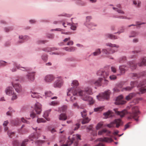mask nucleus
I'll list each match as a JSON object with an SVG mask.
<instances>
[{
  "label": "nucleus",
  "mask_w": 146,
  "mask_h": 146,
  "mask_svg": "<svg viewBox=\"0 0 146 146\" xmlns=\"http://www.w3.org/2000/svg\"><path fill=\"white\" fill-rule=\"evenodd\" d=\"M51 111V110L50 109L45 111L43 115V117L48 121H50V118L48 117H47L48 116V115Z\"/></svg>",
  "instance_id": "nucleus-23"
},
{
  "label": "nucleus",
  "mask_w": 146,
  "mask_h": 146,
  "mask_svg": "<svg viewBox=\"0 0 146 146\" xmlns=\"http://www.w3.org/2000/svg\"><path fill=\"white\" fill-rule=\"evenodd\" d=\"M123 96L122 95L118 96L116 99L115 102L116 105L123 104H125L126 102L123 100Z\"/></svg>",
  "instance_id": "nucleus-11"
},
{
  "label": "nucleus",
  "mask_w": 146,
  "mask_h": 146,
  "mask_svg": "<svg viewBox=\"0 0 146 146\" xmlns=\"http://www.w3.org/2000/svg\"><path fill=\"white\" fill-rule=\"evenodd\" d=\"M103 125V123L102 122H100L98 123L97 124L96 128L97 130L99 129H100L101 128Z\"/></svg>",
  "instance_id": "nucleus-34"
},
{
  "label": "nucleus",
  "mask_w": 146,
  "mask_h": 146,
  "mask_svg": "<svg viewBox=\"0 0 146 146\" xmlns=\"http://www.w3.org/2000/svg\"><path fill=\"white\" fill-rule=\"evenodd\" d=\"M102 80V78H100L96 81L91 80L90 81V83L91 85H94L96 86H100L101 85V81Z\"/></svg>",
  "instance_id": "nucleus-13"
},
{
  "label": "nucleus",
  "mask_w": 146,
  "mask_h": 146,
  "mask_svg": "<svg viewBox=\"0 0 146 146\" xmlns=\"http://www.w3.org/2000/svg\"><path fill=\"white\" fill-rule=\"evenodd\" d=\"M113 9L115 10V11H116L118 13H119L124 14L125 13L123 11L121 10V9H119V8L115 7H113Z\"/></svg>",
  "instance_id": "nucleus-32"
},
{
  "label": "nucleus",
  "mask_w": 146,
  "mask_h": 146,
  "mask_svg": "<svg viewBox=\"0 0 146 146\" xmlns=\"http://www.w3.org/2000/svg\"><path fill=\"white\" fill-rule=\"evenodd\" d=\"M110 94L109 90L106 92L105 93L100 94L98 96H97L98 100L100 101H103L105 99H108Z\"/></svg>",
  "instance_id": "nucleus-7"
},
{
  "label": "nucleus",
  "mask_w": 146,
  "mask_h": 146,
  "mask_svg": "<svg viewBox=\"0 0 146 146\" xmlns=\"http://www.w3.org/2000/svg\"><path fill=\"white\" fill-rule=\"evenodd\" d=\"M12 85L17 92L19 93L22 91V88L21 86L19 84L16 83L15 80H14L12 83Z\"/></svg>",
  "instance_id": "nucleus-9"
},
{
  "label": "nucleus",
  "mask_w": 146,
  "mask_h": 146,
  "mask_svg": "<svg viewBox=\"0 0 146 146\" xmlns=\"http://www.w3.org/2000/svg\"><path fill=\"white\" fill-rule=\"evenodd\" d=\"M34 75V72H33L32 73H29L27 76L29 79L31 81H33L34 80L35 78Z\"/></svg>",
  "instance_id": "nucleus-25"
},
{
  "label": "nucleus",
  "mask_w": 146,
  "mask_h": 146,
  "mask_svg": "<svg viewBox=\"0 0 146 146\" xmlns=\"http://www.w3.org/2000/svg\"><path fill=\"white\" fill-rule=\"evenodd\" d=\"M60 22L62 24L63 26L65 27H66L68 25L70 26L71 25V24L70 23L66 22L64 21H60Z\"/></svg>",
  "instance_id": "nucleus-33"
},
{
  "label": "nucleus",
  "mask_w": 146,
  "mask_h": 146,
  "mask_svg": "<svg viewBox=\"0 0 146 146\" xmlns=\"http://www.w3.org/2000/svg\"><path fill=\"white\" fill-rule=\"evenodd\" d=\"M58 104V102H57L53 101L51 102L50 104V105L54 106Z\"/></svg>",
  "instance_id": "nucleus-63"
},
{
  "label": "nucleus",
  "mask_w": 146,
  "mask_h": 146,
  "mask_svg": "<svg viewBox=\"0 0 146 146\" xmlns=\"http://www.w3.org/2000/svg\"><path fill=\"white\" fill-rule=\"evenodd\" d=\"M123 124V122L120 119H116L107 125V126L109 127H115L118 128Z\"/></svg>",
  "instance_id": "nucleus-6"
},
{
  "label": "nucleus",
  "mask_w": 146,
  "mask_h": 146,
  "mask_svg": "<svg viewBox=\"0 0 146 146\" xmlns=\"http://www.w3.org/2000/svg\"><path fill=\"white\" fill-rule=\"evenodd\" d=\"M15 66L18 69H20L23 71H27L29 70V69L27 67H23L21 66L20 65L18 64L17 63L15 64Z\"/></svg>",
  "instance_id": "nucleus-24"
},
{
  "label": "nucleus",
  "mask_w": 146,
  "mask_h": 146,
  "mask_svg": "<svg viewBox=\"0 0 146 146\" xmlns=\"http://www.w3.org/2000/svg\"><path fill=\"white\" fill-rule=\"evenodd\" d=\"M37 121L38 123H45L46 122V121L42 118H38L37 120Z\"/></svg>",
  "instance_id": "nucleus-37"
},
{
  "label": "nucleus",
  "mask_w": 146,
  "mask_h": 146,
  "mask_svg": "<svg viewBox=\"0 0 146 146\" xmlns=\"http://www.w3.org/2000/svg\"><path fill=\"white\" fill-rule=\"evenodd\" d=\"M81 113L83 118L86 117L87 114L86 110L84 109L83 110V111L81 112Z\"/></svg>",
  "instance_id": "nucleus-43"
},
{
  "label": "nucleus",
  "mask_w": 146,
  "mask_h": 146,
  "mask_svg": "<svg viewBox=\"0 0 146 146\" xmlns=\"http://www.w3.org/2000/svg\"><path fill=\"white\" fill-rule=\"evenodd\" d=\"M35 110L36 113L38 114H40L42 111L40 104L37 102L35 104Z\"/></svg>",
  "instance_id": "nucleus-14"
},
{
  "label": "nucleus",
  "mask_w": 146,
  "mask_h": 146,
  "mask_svg": "<svg viewBox=\"0 0 146 146\" xmlns=\"http://www.w3.org/2000/svg\"><path fill=\"white\" fill-rule=\"evenodd\" d=\"M75 137H76L77 139L81 140V136L80 135L76 134V135H71L68 137V140L66 143L63 145L62 146H70L73 143Z\"/></svg>",
  "instance_id": "nucleus-5"
},
{
  "label": "nucleus",
  "mask_w": 146,
  "mask_h": 146,
  "mask_svg": "<svg viewBox=\"0 0 146 146\" xmlns=\"http://www.w3.org/2000/svg\"><path fill=\"white\" fill-rule=\"evenodd\" d=\"M92 17L91 16H88L86 17V25L89 28H91L93 26H96V25L94 24L93 23H91L90 24H89L88 23L90 20L91 19Z\"/></svg>",
  "instance_id": "nucleus-15"
},
{
  "label": "nucleus",
  "mask_w": 146,
  "mask_h": 146,
  "mask_svg": "<svg viewBox=\"0 0 146 146\" xmlns=\"http://www.w3.org/2000/svg\"><path fill=\"white\" fill-rule=\"evenodd\" d=\"M134 96V94L133 93H130L127 96L125 99L127 101H129L131 100Z\"/></svg>",
  "instance_id": "nucleus-31"
},
{
  "label": "nucleus",
  "mask_w": 146,
  "mask_h": 146,
  "mask_svg": "<svg viewBox=\"0 0 146 146\" xmlns=\"http://www.w3.org/2000/svg\"><path fill=\"white\" fill-rule=\"evenodd\" d=\"M110 133V131H109L108 130L106 129H103L98 131V134L99 135H101L103 133H106L107 135H108Z\"/></svg>",
  "instance_id": "nucleus-22"
},
{
  "label": "nucleus",
  "mask_w": 146,
  "mask_h": 146,
  "mask_svg": "<svg viewBox=\"0 0 146 146\" xmlns=\"http://www.w3.org/2000/svg\"><path fill=\"white\" fill-rule=\"evenodd\" d=\"M9 122L8 121H6L4 122L3 125L4 127V130L5 131H7L8 129V127H6L8 123Z\"/></svg>",
  "instance_id": "nucleus-40"
},
{
  "label": "nucleus",
  "mask_w": 146,
  "mask_h": 146,
  "mask_svg": "<svg viewBox=\"0 0 146 146\" xmlns=\"http://www.w3.org/2000/svg\"><path fill=\"white\" fill-rule=\"evenodd\" d=\"M65 138L64 135H61L60 138L59 140L60 142L61 143H63L64 141Z\"/></svg>",
  "instance_id": "nucleus-55"
},
{
  "label": "nucleus",
  "mask_w": 146,
  "mask_h": 146,
  "mask_svg": "<svg viewBox=\"0 0 146 146\" xmlns=\"http://www.w3.org/2000/svg\"><path fill=\"white\" fill-rule=\"evenodd\" d=\"M145 75H146V71L141 72L139 75L136 73H133L132 74V76L133 77V79H135L139 78L140 76Z\"/></svg>",
  "instance_id": "nucleus-19"
},
{
  "label": "nucleus",
  "mask_w": 146,
  "mask_h": 146,
  "mask_svg": "<svg viewBox=\"0 0 146 146\" xmlns=\"http://www.w3.org/2000/svg\"><path fill=\"white\" fill-rule=\"evenodd\" d=\"M103 109V108L102 107H98L95 108L94 109V111H102Z\"/></svg>",
  "instance_id": "nucleus-54"
},
{
  "label": "nucleus",
  "mask_w": 146,
  "mask_h": 146,
  "mask_svg": "<svg viewBox=\"0 0 146 146\" xmlns=\"http://www.w3.org/2000/svg\"><path fill=\"white\" fill-rule=\"evenodd\" d=\"M54 77L52 75H48L45 76V80L47 82H51L54 79Z\"/></svg>",
  "instance_id": "nucleus-16"
},
{
  "label": "nucleus",
  "mask_w": 146,
  "mask_h": 146,
  "mask_svg": "<svg viewBox=\"0 0 146 146\" xmlns=\"http://www.w3.org/2000/svg\"><path fill=\"white\" fill-rule=\"evenodd\" d=\"M98 140L99 141L108 143H110L113 141V140L111 138L107 137H104L103 138H100L98 139Z\"/></svg>",
  "instance_id": "nucleus-17"
},
{
  "label": "nucleus",
  "mask_w": 146,
  "mask_h": 146,
  "mask_svg": "<svg viewBox=\"0 0 146 146\" xmlns=\"http://www.w3.org/2000/svg\"><path fill=\"white\" fill-rule=\"evenodd\" d=\"M102 52L104 54L106 55L110 54L109 51H108L106 49H104L102 50Z\"/></svg>",
  "instance_id": "nucleus-57"
},
{
  "label": "nucleus",
  "mask_w": 146,
  "mask_h": 146,
  "mask_svg": "<svg viewBox=\"0 0 146 146\" xmlns=\"http://www.w3.org/2000/svg\"><path fill=\"white\" fill-rule=\"evenodd\" d=\"M67 108L66 106H63L59 109V110L61 112H64L66 111Z\"/></svg>",
  "instance_id": "nucleus-47"
},
{
  "label": "nucleus",
  "mask_w": 146,
  "mask_h": 146,
  "mask_svg": "<svg viewBox=\"0 0 146 146\" xmlns=\"http://www.w3.org/2000/svg\"><path fill=\"white\" fill-rule=\"evenodd\" d=\"M131 35L129 36L130 38L134 37L137 35L138 34L135 31H132L131 33Z\"/></svg>",
  "instance_id": "nucleus-50"
},
{
  "label": "nucleus",
  "mask_w": 146,
  "mask_h": 146,
  "mask_svg": "<svg viewBox=\"0 0 146 146\" xmlns=\"http://www.w3.org/2000/svg\"><path fill=\"white\" fill-rule=\"evenodd\" d=\"M80 124L79 123H76V125H74L73 127L74 128V130H77L79 128L80 126Z\"/></svg>",
  "instance_id": "nucleus-51"
},
{
  "label": "nucleus",
  "mask_w": 146,
  "mask_h": 146,
  "mask_svg": "<svg viewBox=\"0 0 146 146\" xmlns=\"http://www.w3.org/2000/svg\"><path fill=\"white\" fill-rule=\"evenodd\" d=\"M111 71L113 72L114 73H115L116 72V68L114 66H112L111 67Z\"/></svg>",
  "instance_id": "nucleus-56"
},
{
  "label": "nucleus",
  "mask_w": 146,
  "mask_h": 146,
  "mask_svg": "<svg viewBox=\"0 0 146 146\" xmlns=\"http://www.w3.org/2000/svg\"><path fill=\"white\" fill-rule=\"evenodd\" d=\"M115 113L118 115H119L120 116L122 117L125 115L127 113V111L126 110H124L121 111H117L116 109L114 110Z\"/></svg>",
  "instance_id": "nucleus-20"
},
{
  "label": "nucleus",
  "mask_w": 146,
  "mask_h": 146,
  "mask_svg": "<svg viewBox=\"0 0 146 146\" xmlns=\"http://www.w3.org/2000/svg\"><path fill=\"white\" fill-rule=\"evenodd\" d=\"M139 91L141 94H143L146 92V86L144 87H141L139 89Z\"/></svg>",
  "instance_id": "nucleus-41"
},
{
  "label": "nucleus",
  "mask_w": 146,
  "mask_h": 146,
  "mask_svg": "<svg viewBox=\"0 0 146 146\" xmlns=\"http://www.w3.org/2000/svg\"><path fill=\"white\" fill-rule=\"evenodd\" d=\"M101 53L100 49L98 48L96 50L95 52L92 54V55L94 56H97L100 54Z\"/></svg>",
  "instance_id": "nucleus-28"
},
{
  "label": "nucleus",
  "mask_w": 146,
  "mask_h": 146,
  "mask_svg": "<svg viewBox=\"0 0 146 146\" xmlns=\"http://www.w3.org/2000/svg\"><path fill=\"white\" fill-rule=\"evenodd\" d=\"M119 70L120 74H118V75H123L124 74L125 71L128 70V68L126 66H119Z\"/></svg>",
  "instance_id": "nucleus-18"
},
{
  "label": "nucleus",
  "mask_w": 146,
  "mask_h": 146,
  "mask_svg": "<svg viewBox=\"0 0 146 146\" xmlns=\"http://www.w3.org/2000/svg\"><path fill=\"white\" fill-rule=\"evenodd\" d=\"M33 129L36 131V133L31 134L29 136L30 138H32L31 140L35 141L37 145H40L44 142V141L42 140H36V139L40 137V135L38 130L40 131V128L37 129V128L35 129L33 128Z\"/></svg>",
  "instance_id": "nucleus-2"
},
{
  "label": "nucleus",
  "mask_w": 146,
  "mask_h": 146,
  "mask_svg": "<svg viewBox=\"0 0 146 146\" xmlns=\"http://www.w3.org/2000/svg\"><path fill=\"white\" fill-rule=\"evenodd\" d=\"M27 38L28 37L27 36H19V38L21 40H20L19 41L21 43L23 42V41L22 40L26 39V38Z\"/></svg>",
  "instance_id": "nucleus-46"
},
{
  "label": "nucleus",
  "mask_w": 146,
  "mask_h": 146,
  "mask_svg": "<svg viewBox=\"0 0 146 146\" xmlns=\"http://www.w3.org/2000/svg\"><path fill=\"white\" fill-rule=\"evenodd\" d=\"M104 115L107 118L110 117L112 115V112L111 111H108L107 112L104 113Z\"/></svg>",
  "instance_id": "nucleus-29"
},
{
  "label": "nucleus",
  "mask_w": 146,
  "mask_h": 146,
  "mask_svg": "<svg viewBox=\"0 0 146 146\" xmlns=\"http://www.w3.org/2000/svg\"><path fill=\"white\" fill-rule=\"evenodd\" d=\"M42 60L44 61H46L47 59V56L46 55H43L42 56Z\"/></svg>",
  "instance_id": "nucleus-62"
},
{
  "label": "nucleus",
  "mask_w": 146,
  "mask_h": 146,
  "mask_svg": "<svg viewBox=\"0 0 146 146\" xmlns=\"http://www.w3.org/2000/svg\"><path fill=\"white\" fill-rule=\"evenodd\" d=\"M6 94L9 96H12L11 100H13L17 98V96L14 92L13 88L11 87H7L5 90Z\"/></svg>",
  "instance_id": "nucleus-4"
},
{
  "label": "nucleus",
  "mask_w": 146,
  "mask_h": 146,
  "mask_svg": "<svg viewBox=\"0 0 146 146\" xmlns=\"http://www.w3.org/2000/svg\"><path fill=\"white\" fill-rule=\"evenodd\" d=\"M7 134L10 138H12L14 135L15 133L11 131H8Z\"/></svg>",
  "instance_id": "nucleus-52"
},
{
  "label": "nucleus",
  "mask_w": 146,
  "mask_h": 146,
  "mask_svg": "<svg viewBox=\"0 0 146 146\" xmlns=\"http://www.w3.org/2000/svg\"><path fill=\"white\" fill-rule=\"evenodd\" d=\"M139 114L138 108L137 106L133 107L132 108V111L128 114V118L133 119L136 121H138V114Z\"/></svg>",
  "instance_id": "nucleus-3"
},
{
  "label": "nucleus",
  "mask_w": 146,
  "mask_h": 146,
  "mask_svg": "<svg viewBox=\"0 0 146 146\" xmlns=\"http://www.w3.org/2000/svg\"><path fill=\"white\" fill-rule=\"evenodd\" d=\"M78 84H79L78 81L76 80H74L72 83V86H74V87H75L78 86Z\"/></svg>",
  "instance_id": "nucleus-48"
},
{
  "label": "nucleus",
  "mask_w": 146,
  "mask_h": 146,
  "mask_svg": "<svg viewBox=\"0 0 146 146\" xmlns=\"http://www.w3.org/2000/svg\"><path fill=\"white\" fill-rule=\"evenodd\" d=\"M123 82H120L117 84L116 85V86L118 88H119V89L121 88L123 85Z\"/></svg>",
  "instance_id": "nucleus-49"
},
{
  "label": "nucleus",
  "mask_w": 146,
  "mask_h": 146,
  "mask_svg": "<svg viewBox=\"0 0 146 146\" xmlns=\"http://www.w3.org/2000/svg\"><path fill=\"white\" fill-rule=\"evenodd\" d=\"M126 58L125 57L123 56L120 58L119 60V63H122L124 61L126 60Z\"/></svg>",
  "instance_id": "nucleus-58"
},
{
  "label": "nucleus",
  "mask_w": 146,
  "mask_h": 146,
  "mask_svg": "<svg viewBox=\"0 0 146 146\" xmlns=\"http://www.w3.org/2000/svg\"><path fill=\"white\" fill-rule=\"evenodd\" d=\"M67 95L70 100L74 102L76 99V96H79L81 97L82 100L85 101H88L90 104H93L94 101L92 98L88 96V95L92 94V90L90 88H86L84 90H76L74 88H70L68 89Z\"/></svg>",
  "instance_id": "nucleus-1"
},
{
  "label": "nucleus",
  "mask_w": 146,
  "mask_h": 146,
  "mask_svg": "<svg viewBox=\"0 0 146 146\" xmlns=\"http://www.w3.org/2000/svg\"><path fill=\"white\" fill-rule=\"evenodd\" d=\"M64 49L65 50L69 52L73 51L75 50V48L72 47H66L64 48Z\"/></svg>",
  "instance_id": "nucleus-36"
},
{
  "label": "nucleus",
  "mask_w": 146,
  "mask_h": 146,
  "mask_svg": "<svg viewBox=\"0 0 146 146\" xmlns=\"http://www.w3.org/2000/svg\"><path fill=\"white\" fill-rule=\"evenodd\" d=\"M110 78L111 80H115L116 79L117 77L115 75H113L110 76Z\"/></svg>",
  "instance_id": "nucleus-59"
},
{
  "label": "nucleus",
  "mask_w": 146,
  "mask_h": 146,
  "mask_svg": "<svg viewBox=\"0 0 146 146\" xmlns=\"http://www.w3.org/2000/svg\"><path fill=\"white\" fill-rule=\"evenodd\" d=\"M36 116V114L34 112H32L30 114V116L32 118H33Z\"/></svg>",
  "instance_id": "nucleus-64"
},
{
  "label": "nucleus",
  "mask_w": 146,
  "mask_h": 146,
  "mask_svg": "<svg viewBox=\"0 0 146 146\" xmlns=\"http://www.w3.org/2000/svg\"><path fill=\"white\" fill-rule=\"evenodd\" d=\"M115 17L117 18H119V19H130V18H128L127 17L125 16H123L122 15H121V16H115Z\"/></svg>",
  "instance_id": "nucleus-45"
},
{
  "label": "nucleus",
  "mask_w": 146,
  "mask_h": 146,
  "mask_svg": "<svg viewBox=\"0 0 146 146\" xmlns=\"http://www.w3.org/2000/svg\"><path fill=\"white\" fill-rule=\"evenodd\" d=\"M55 49V48H46L44 50L45 51H46L49 52L50 51H52L53 50H54Z\"/></svg>",
  "instance_id": "nucleus-61"
},
{
  "label": "nucleus",
  "mask_w": 146,
  "mask_h": 146,
  "mask_svg": "<svg viewBox=\"0 0 146 146\" xmlns=\"http://www.w3.org/2000/svg\"><path fill=\"white\" fill-rule=\"evenodd\" d=\"M83 118L84 119L82 121V123L83 124L88 123L90 120V119L88 117H85Z\"/></svg>",
  "instance_id": "nucleus-30"
},
{
  "label": "nucleus",
  "mask_w": 146,
  "mask_h": 146,
  "mask_svg": "<svg viewBox=\"0 0 146 146\" xmlns=\"http://www.w3.org/2000/svg\"><path fill=\"white\" fill-rule=\"evenodd\" d=\"M60 120H65L67 119V117L65 113H62L59 116V117Z\"/></svg>",
  "instance_id": "nucleus-27"
},
{
  "label": "nucleus",
  "mask_w": 146,
  "mask_h": 146,
  "mask_svg": "<svg viewBox=\"0 0 146 146\" xmlns=\"http://www.w3.org/2000/svg\"><path fill=\"white\" fill-rule=\"evenodd\" d=\"M106 36L109 38L112 39H116L117 38L115 36L113 35L108 34L106 35Z\"/></svg>",
  "instance_id": "nucleus-44"
},
{
  "label": "nucleus",
  "mask_w": 146,
  "mask_h": 146,
  "mask_svg": "<svg viewBox=\"0 0 146 146\" xmlns=\"http://www.w3.org/2000/svg\"><path fill=\"white\" fill-rule=\"evenodd\" d=\"M45 96L46 97H51L53 95V94L52 93V92L50 91H47L46 92H45Z\"/></svg>",
  "instance_id": "nucleus-39"
},
{
  "label": "nucleus",
  "mask_w": 146,
  "mask_h": 146,
  "mask_svg": "<svg viewBox=\"0 0 146 146\" xmlns=\"http://www.w3.org/2000/svg\"><path fill=\"white\" fill-rule=\"evenodd\" d=\"M138 65L139 66H142L143 65L146 66V57L142 58L140 61L138 62Z\"/></svg>",
  "instance_id": "nucleus-21"
},
{
  "label": "nucleus",
  "mask_w": 146,
  "mask_h": 146,
  "mask_svg": "<svg viewBox=\"0 0 146 146\" xmlns=\"http://www.w3.org/2000/svg\"><path fill=\"white\" fill-rule=\"evenodd\" d=\"M133 88V86H127L123 88L122 89L123 91H129L131 90Z\"/></svg>",
  "instance_id": "nucleus-42"
},
{
  "label": "nucleus",
  "mask_w": 146,
  "mask_h": 146,
  "mask_svg": "<svg viewBox=\"0 0 146 146\" xmlns=\"http://www.w3.org/2000/svg\"><path fill=\"white\" fill-rule=\"evenodd\" d=\"M29 140L28 139H26L23 141L21 145V146H26L27 144L26 143L28 142Z\"/></svg>",
  "instance_id": "nucleus-53"
},
{
  "label": "nucleus",
  "mask_w": 146,
  "mask_h": 146,
  "mask_svg": "<svg viewBox=\"0 0 146 146\" xmlns=\"http://www.w3.org/2000/svg\"><path fill=\"white\" fill-rule=\"evenodd\" d=\"M32 93V94H31V96L33 98H39V96L38 95V94L37 93H36L35 92H31Z\"/></svg>",
  "instance_id": "nucleus-38"
},
{
  "label": "nucleus",
  "mask_w": 146,
  "mask_h": 146,
  "mask_svg": "<svg viewBox=\"0 0 146 146\" xmlns=\"http://www.w3.org/2000/svg\"><path fill=\"white\" fill-rule=\"evenodd\" d=\"M97 74L98 76H101L104 78H107L109 76L108 72L103 70H98L97 73Z\"/></svg>",
  "instance_id": "nucleus-8"
},
{
  "label": "nucleus",
  "mask_w": 146,
  "mask_h": 146,
  "mask_svg": "<svg viewBox=\"0 0 146 146\" xmlns=\"http://www.w3.org/2000/svg\"><path fill=\"white\" fill-rule=\"evenodd\" d=\"M129 65L131 69L133 70L136 68L137 65L135 64L134 61H131L129 63Z\"/></svg>",
  "instance_id": "nucleus-26"
},
{
  "label": "nucleus",
  "mask_w": 146,
  "mask_h": 146,
  "mask_svg": "<svg viewBox=\"0 0 146 146\" xmlns=\"http://www.w3.org/2000/svg\"><path fill=\"white\" fill-rule=\"evenodd\" d=\"M13 146H18L19 143L17 141L15 140L13 141Z\"/></svg>",
  "instance_id": "nucleus-60"
},
{
  "label": "nucleus",
  "mask_w": 146,
  "mask_h": 146,
  "mask_svg": "<svg viewBox=\"0 0 146 146\" xmlns=\"http://www.w3.org/2000/svg\"><path fill=\"white\" fill-rule=\"evenodd\" d=\"M62 80L61 77L58 78L54 82L53 85L55 88H60L63 84Z\"/></svg>",
  "instance_id": "nucleus-10"
},
{
  "label": "nucleus",
  "mask_w": 146,
  "mask_h": 146,
  "mask_svg": "<svg viewBox=\"0 0 146 146\" xmlns=\"http://www.w3.org/2000/svg\"><path fill=\"white\" fill-rule=\"evenodd\" d=\"M133 4L136 5L137 7H140L141 2L139 1L137 2L136 1L134 0L133 1Z\"/></svg>",
  "instance_id": "nucleus-35"
},
{
  "label": "nucleus",
  "mask_w": 146,
  "mask_h": 146,
  "mask_svg": "<svg viewBox=\"0 0 146 146\" xmlns=\"http://www.w3.org/2000/svg\"><path fill=\"white\" fill-rule=\"evenodd\" d=\"M106 45L107 46H109V47H112L111 48L110 50L109 51L110 54H113L115 52V50L113 49V47H116L118 48L119 47V46L118 45H117L115 44H112L110 43H107L106 44Z\"/></svg>",
  "instance_id": "nucleus-12"
}]
</instances>
